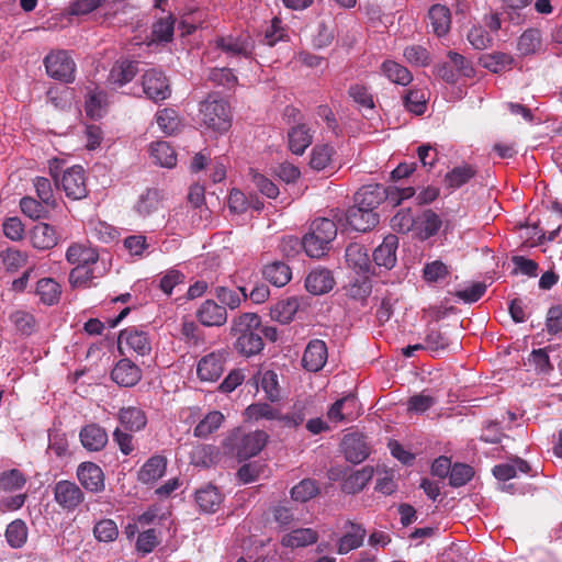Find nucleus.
<instances>
[{
	"label": "nucleus",
	"mask_w": 562,
	"mask_h": 562,
	"mask_svg": "<svg viewBox=\"0 0 562 562\" xmlns=\"http://www.w3.org/2000/svg\"><path fill=\"white\" fill-rule=\"evenodd\" d=\"M226 355L224 350H217L202 357L196 368L200 380L206 382L217 381L224 372Z\"/></svg>",
	"instance_id": "obj_10"
},
{
	"label": "nucleus",
	"mask_w": 562,
	"mask_h": 562,
	"mask_svg": "<svg viewBox=\"0 0 562 562\" xmlns=\"http://www.w3.org/2000/svg\"><path fill=\"white\" fill-rule=\"evenodd\" d=\"M341 446L347 461L355 464L361 463L370 454V449L367 445L366 438L362 435H346L342 439Z\"/></svg>",
	"instance_id": "obj_20"
},
{
	"label": "nucleus",
	"mask_w": 562,
	"mask_h": 562,
	"mask_svg": "<svg viewBox=\"0 0 562 562\" xmlns=\"http://www.w3.org/2000/svg\"><path fill=\"white\" fill-rule=\"evenodd\" d=\"M373 473V468L369 465L351 473L341 484L342 492L346 494H356L361 492L372 479Z\"/></svg>",
	"instance_id": "obj_35"
},
{
	"label": "nucleus",
	"mask_w": 562,
	"mask_h": 562,
	"mask_svg": "<svg viewBox=\"0 0 562 562\" xmlns=\"http://www.w3.org/2000/svg\"><path fill=\"white\" fill-rule=\"evenodd\" d=\"M93 535L97 540L112 542L119 536V529L114 520L101 519L93 527Z\"/></svg>",
	"instance_id": "obj_60"
},
{
	"label": "nucleus",
	"mask_w": 562,
	"mask_h": 562,
	"mask_svg": "<svg viewBox=\"0 0 562 562\" xmlns=\"http://www.w3.org/2000/svg\"><path fill=\"white\" fill-rule=\"evenodd\" d=\"M95 278L91 266H80L71 269L69 273V283L72 288H90Z\"/></svg>",
	"instance_id": "obj_58"
},
{
	"label": "nucleus",
	"mask_w": 562,
	"mask_h": 562,
	"mask_svg": "<svg viewBox=\"0 0 562 562\" xmlns=\"http://www.w3.org/2000/svg\"><path fill=\"white\" fill-rule=\"evenodd\" d=\"M47 75L60 82L71 83L76 79V63L67 50L50 52L44 58Z\"/></svg>",
	"instance_id": "obj_5"
},
{
	"label": "nucleus",
	"mask_w": 562,
	"mask_h": 562,
	"mask_svg": "<svg viewBox=\"0 0 562 562\" xmlns=\"http://www.w3.org/2000/svg\"><path fill=\"white\" fill-rule=\"evenodd\" d=\"M60 187L67 198L71 200H81L87 196L85 170L80 166H74L67 169L60 180Z\"/></svg>",
	"instance_id": "obj_11"
},
{
	"label": "nucleus",
	"mask_w": 562,
	"mask_h": 562,
	"mask_svg": "<svg viewBox=\"0 0 562 562\" xmlns=\"http://www.w3.org/2000/svg\"><path fill=\"white\" fill-rule=\"evenodd\" d=\"M36 294L45 305H55L60 300L61 288L54 279L43 278L36 283Z\"/></svg>",
	"instance_id": "obj_39"
},
{
	"label": "nucleus",
	"mask_w": 562,
	"mask_h": 562,
	"mask_svg": "<svg viewBox=\"0 0 562 562\" xmlns=\"http://www.w3.org/2000/svg\"><path fill=\"white\" fill-rule=\"evenodd\" d=\"M66 259L76 267L92 266L98 262L99 254L94 248L81 244H72L66 251Z\"/></svg>",
	"instance_id": "obj_33"
},
{
	"label": "nucleus",
	"mask_w": 562,
	"mask_h": 562,
	"mask_svg": "<svg viewBox=\"0 0 562 562\" xmlns=\"http://www.w3.org/2000/svg\"><path fill=\"white\" fill-rule=\"evenodd\" d=\"M398 247V238L395 235H387L382 244L378 246L373 254L372 260L374 262V268H384L385 270H391L395 267L397 257L396 250Z\"/></svg>",
	"instance_id": "obj_17"
},
{
	"label": "nucleus",
	"mask_w": 562,
	"mask_h": 562,
	"mask_svg": "<svg viewBox=\"0 0 562 562\" xmlns=\"http://www.w3.org/2000/svg\"><path fill=\"white\" fill-rule=\"evenodd\" d=\"M166 469L167 459L164 456H153L139 469L137 480L143 484H154L164 476Z\"/></svg>",
	"instance_id": "obj_26"
},
{
	"label": "nucleus",
	"mask_w": 562,
	"mask_h": 562,
	"mask_svg": "<svg viewBox=\"0 0 562 562\" xmlns=\"http://www.w3.org/2000/svg\"><path fill=\"white\" fill-rule=\"evenodd\" d=\"M117 344L119 349L122 352L126 348L135 351L139 356H146L151 350V344L147 333L139 330L136 327H127L121 330Z\"/></svg>",
	"instance_id": "obj_12"
},
{
	"label": "nucleus",
	"mask_w": 562,
	"mask_h": 562,
	"mask_svg": "<svg viewBox=\"0 0 562 562\" xmlns=\"http://www.w3.org/2000/svg\"><path fill=\"white\" fill-rule=\"evenodd\" d=\"M82 447L90 452L101 451L108 443V432L98 424L91 423L83 426L79 432Z\"/></svg>",
	"instance_id": "obj_19"
},
{
	"label": "nucleus",
	"mask_w": 562,
	"mask_h": 562,
	"mask_svg": "<svg viewBox=\"0 0 562 562\" xmlns=\"http://www.w3.org/2000/svg\"><path fill=\"white\" fill-rule=\"evenodd\" d=\"M474 475L472 467L464 463H457L451 468L449 483L453 487L465 485Z\"/></svg>",
	"instance_id": "obj_64"
},
{
	"label": "nucleus",
	"mask_w": 562,
	"mask_h": 562,
	"mask_svg": "<svg viewBox=\"0 0 562 562\" xmlns=\"http://www.w3.org/2000/svg\"><path fill=\"white\" fill-rule=\"evenodd\" d=\"M327 357L328 352L325 341L313 339L304 350L302 366L310 372H318L326 364Z\"/></svg>",
	"instance_id": "obj_18"
},
{
	"label": "nucleus",
	"mask_w": 562,
	"mask_h": 562,
	"mask_svg": "<svg viewBox=\"0 0 562 562\" xmlns=\"http://www.w3.org/2000/svg\"><path fill=\"white\" fill-rule=\"evenodd\" d=\"M224 420V415L218 411L210 412L194 428V436L206 438L216 431Z\"/></svg>",
	"instance_id": "obj_51"
},
{
	"label": "nucleus",
	"mask_w": 562,
	"mask_h": 562,
	"mask_svg": "<svg viewBox=\"0 0 562 562\" xmlns=\"http://www.w3.org/2000/svg\"><path fill=\"white\" fill-rule=\"evenodd\" d=\"M111 378L119 385L131 387L140 380L142 371L130 359H122L113 368Z\"/></svg>",
	"instance_id": "obj_23"
},
{
	"label": "nucleus",
	"mask_w": 562,
	"mask_h": 562,
	"mask_svg": "<svg viewBox=\"0 0 562 562\" xmlns=\"http://www.w3.org/2000/svg\"><path fill=\"white\" fill-rule=\"evenodd\" d=\"M262 274L271 284L281 288L292 278L291 268L282 261H273L263 267Z\"/></svg>",
	"instance_id": "obj_34"
},
{
	"label": "nucleus",
	"mask_w": 562,
	"mask_h": 562,
	"mask_svg": "<svg viewBox=\"0 0 562 562\" xmlns=\"http://www.w3.org/2000/svg\"><path fill=\"white\" fill-rule=\"evenodd\" d=\"M257 385H260L263 392L266 393V397L276 402L280 398V389L278 382V375L274 371L268 370L263 373H260L257 379Z\"/></svg>",
	"instance_id": "obj_54"
},
{
	"label": "nucleus",
	"mask_w": 562,
	"mask_h": 562,
	"mask_svg": "<svg viewBox=\"0 0 562 562\" xmlns=\"http://www.w3.org/2000/svg\"><path fill=\"white\" fill-rule=\"evenodd\" d=\"M381 70L389 80L401 86H407L413 80V75L411 71L394 60L383 61L381 65Z\"/></svg>",
	"instance_id": "obj_45"
},
{
	"label": "nucleus",
	"mask_w": 562,
	"mask_h": 562,
	"mask_svg": "<svg viewBox=\"0 0 562 562\" xmlns=\"http://www.w3.org/2000/svg\"><path fill=\"white\" fill-rule=\"evenodd\" d=\"M27 536L29 529L22 519L11 521L4 532L5 540L12 549L22 548L27 541Z\"/></svg>",
	"instance_id": "obj_44"
},
{
	"label": "nucleus",
	"mask_w": 562,
	"mask_h": 562,
	"mask_svg": "<svg viewBox=\"0 0 562 562\" xmlns=\"http://www.w3.org/2000/svg\"><path fill=\"white\" fill-rule=\"evenodd\" d=\"M54 499L65 512L76 510L85 502V493L75 482L60 480L53 487Z\"/></svg>",
	"instance_id": "obj_8"
},
{
	"label": "nucleus",
	"mask_w": 562,
	"mask_h": 562,
	"mask_svg": "<svg viewBox=\"0 0 562 562\" xmlns=\"http://www.w3.org/2000/svg\"><path fill=\"white\" fill-rule=\"evenodd\" d=\"M428 15L432 31L437 36H443L449 32L451 16L447 7L435 4L429 9Z\"/></svg>",
	"instance_id": "obj_38"
},
{
	"label": "nucleus",
	"mask_w": 562,
	"mask_h": 562,
	"mask_svg": "<svg viewBox=\"0 0 562 562\" xmlns=\"http://www.w3.org/2000/svg\"><path fill=\"white\" fill-rule=\"evenodd\" d=\"M214 296L220 301L221 305L231 310L238 308L243 301H246L248 294L245 288L237 290L228 286L218 285L214 289Z\"/></svg>",
	"instance_id": "obj_36"
},
{
	"label": "nucleus",
	"mask_w": 562,
	"mask_h": 562,
	"mask_svg": "<svg viewBox=\"0 0 562 562\" xmlns=\"http://www.w3.org/2000/svg\"><path fill=\"white\" fill-rule=\"evenodd\" d=\"M299 307V300L296 297H289L278 302L272 308V313L278 322L288 324L293 319Z\"/></svg>",
	"instance_id": "obj_55"
},
{
	"label": "nucleus",
	"mask_w": 562,
	"mask_h": 562,
	"mask_svg": "<svg viewBox=\"0 0 562 562\" xmlns=\"http://www.w3.org/2000/svg\"><path fill=\"white\" fill-rule=\"evenodd\" d=\"M482 66L492 72L499 74L512 69L514 58L510 54L494 52L481 57Z\"/></svg>",
	"instance_id": "obj_42"
},
{
	"label": "nucleus",
	"mask_w": 562,
	"mask_h": 562,
	"mask_svg": "<svg viewBox=\"0 0 562 562\" xmlns=\"http://www.w3.org/2000/svg\"><path fill=\"white\" fill-rule=\"evenodd\" d=\"M319 493L318 484L313 479H304L291 490V496L294 501L305 503Z\"/></svg>",
	"instance_id": "obj_56"
},
{
	"label": "nucleus",
	"mask_w": 562,
	"mask_h": 562,
	"mask_svg": "<svg viewBox=\"0 0 562 562\" xmlns=\"http://www.w3.org/2000/svg\"><path fill=\"white\" fill-rule=\"evenodd\" d=\"M359 409L357 396L348 394L331 404L327 412V417L334 423H350L360 415Z\"/></svg>",
	"instance_id": "obj_13"
},
{
	"label": "nucleus",
	"mask_w": 562,
	"mask_h": 562,
	"mask_svg": "<svg viewBox=\"0 0 562 562\" xmlns=\"http://www.w3.org/2000/svg\"><path fill=\"white\" fill-rule=\"evenodd\" d=\"M334 147L328 144L316 145L311 154L310 166L315 170H324L333 161Z\"/></svg>",
	"instance_id": "obj_52"
},
{
	"label": "nucleus",
	"mask_w": 562,
	"mask_h": 562,
	"mask_svg": "<svg viewBox=\"0 0 562 562\" xmlns=\"http://www.w3.org/2000/svg\"><path fill=\"white\" fill-rule=\"evenodd\" d=\"M345 528L348 531L338 541L337 552L339 554H346L361 547L367 536L364 527L351 520L346 521Z\"/></svg>",
	"instance_id": "obj_25"
},
{
	"label": "nucleus",
	"mask_w": 562,
	"mask_h": 562,
	"mask_svg": "<svg viewBox=\"0 0 562 562\" xmlns=\"http://www.w3.org/2000/svg\"><path fill=\"white\" fill-rule=\"evenodd\" d=\"M268 435L263 430L245 432L241 429H234L224 441L227 453L235 456L238 460H247L257 456L266 446Z\"/></svg>",
	"instance_id": "obj_3"
},
{
	"label": "nucleus",
	"mask_w": 562,
	"mask_h": 562,
	"mask_svg": "<svg viewBox=\"0 0 562 562\" xmlns=\"http://www.w3.org/2000/svg\"><path fill=\"white\" fill-rule=\"evenodd\" d=\"M214 43L217 49L229 57L252 58L254 56L255 42L248 33L240 32L238 34L218 36Z\"/></svg>",
	"instance_id": "obj_7"
},
{
	"label": "nucleus",
	"mask_w": 562,
	"mask_h": 562,
	"mask_svg": "<svg viewBox=\"0 0 562 562\" xmlns=\"http://www.w3.org/2000/svg\"><path fill=\"white\" fill-rule=\"evenodd\" d=\"M404 106L414 114L422 115L426 111V99L424 92L418 89H411L404 97Z\"/></svg>",
	"instance_id": "obj_63"
},
{
	"label": "nucleus",
	"mask_w": 562,
	"mask_h": 562,
	"mask_svg": "<svg viewBox=\"0 0 562 562\" xmlns=\"http://www.w3.org/2000/svg\"><path fill=\"white\" fill-rule=\"evenodd\" d=\"M218 449L213 445H195L190 452V461L195 467L209 468L216 463Z\"/></svg>",
	"instance_id": "obj_37"
},
{
	"label": "nucleus",
	"mask_w": 562,
	"mask_h": 562,
	"mask_svg": "<svg viewBox=\"0 0 562 562\" xmlns=\"http://www.w3.org/2000/svg\"><path fill=\"white\" fill-rule=\"evenodd\" d=\"M156 122L166 135H172L179 127V119L175 110L164 109L156 114Z\"/></svg>",
	"instance_id": "obj_62"
},
{
	"label": "nucleus",
	"mask_w": 562,
	"mask_h": 562,
	"mask_svg": "<svg viewBox=\"0 0 562 562\" xmlns=\"http://www.w3.org/2000/svg\"><path fill=\"white\" fill-rule=\"evenodd\" d=\"M150 156L154 161L165 168H172L177 164V154L169 143L159 140L150 145Z\"/></svg>",
	"instance_id": "obj_40"
},
{
	"label": "nucleus",
	"mask_w": 562,
	"mask_h": 562,
	"mask_svg": "<svg viewBox=\"0 0 562 562\" xmlns=\"http://www.w3.org/2000/svg\"><path fill=\"white\" fill-rule=\"evenodd\" d=\"M26 483L25 475L18 469H11L0 474V487L12 492L22 488Z\"/></svg>",
	"instance_id": "obj_59"
},
{
	"label": "nucleus",
	"mask_w": 562,
	"mask_h": 562,
	"mask_svg": "<svg viewBox=\"0 0 562 562\" xmlns=\"http://www.w3.org/2000/svg\"><path fill=\"white\" fill-rule=\"evenodd\" d=\"M426 350L439 356L447 351H456L461 347L458 335L448 328V326L428 327L424 339Z\"/></svg>",
	"instance_id": "obj_6"
},
{
	"label": "nucleus",
	"mask_w": 562,
	"mask_h": 562,
	"mask_svg": "<svg viewBox=\"0 0 562 562\" xmlns=\"http://www.w3.org/2000/svg\"><path fill=\"white\" fill-rule=\"evenodd\" d=\"M245 415L248 420L254 422H259L261 419L278 420L280 417V411L268 403H254L245 409Z\"/></svg>",
	"instance_id": "obj_49"
},
{
	"label": "nucleus",
	"mask_w": 562,
	"mask_h": 562,
	"mask_svg": "<svg viewBox=\"0 0 562 562\" xmlns=\"http://www.w3.org/2000/svg\"><path fill=\"white\" fill-rule=\"evenodd\" d=\"M312 140L313 135L306 124H297L288 132L289 149L295 155H303Z\"/></svg>",
	"instance_id": "obj_32"
},
{
	"label": "nucleus",
	"mask_w": 562,
	"mask_h": 562,
	"mask_svg": "<svg viewBox=\"0 0 562 562\" xmlns=\"http://www.w3.org/2000/svg\"><path fill=\"white\" fill-rule=\"evenodd\" d=\"M318 535L312 528L295 529L282 539V544L290 548H300L313 544L317 541Z\"/></svg>",
	"instance_id": "obj_47"
},
{
	"label": "nucleus",
	"mask_w": 562,
	"mask_h": 562,
	"mask_svg": "<svg viewBox=\"0 0 562 562\" xmlns=\"http://www.w3.org/2000/svg\"><path fill=\"white\" fill-rule=\"evenodd\" d=\"M336 236L337 226L334 221L327 217L315 218L303 236V249L311 258H322L329 251Z\"/></svg>",
	"instance_id": "obj_2"
},
{
	"label": "nucleus",
	"mask_w": 562,
	"mask_h": 562,
	"mask_svg": "<svg viewBox=\"0 0 562 562\" xmlns=\"http://www.w3.org/2000/svg\"><path fill=\"white\" fill-rule=\"evenodd\" d=\"M252 183L260 191L261 194L269 199H276L279 195V188L272 180L267 178L265 175L250 168L248 172Z\"/></svg>",
	"instance_id": "obj_57"
},
{
	"label": "nucleus",
	"mask_w": 562,
	"mask_h": 562,
	"mask_svg": "<svg viewBox=\"0 0 562 562\" xmlns=\"http://www.w3.org/2000/svg\"><path fill=\"white\" fill-rule=\"evenodd\" d=\"M56 229L47 223H38L31 231V241L34 248L47 250L58 244Z\"/></svg>",
	"instance_id": "obj_29"
},
{
	"label": "nucleus",
	"mask_w": 562,
	"mask_h": 562,
	"mask_svg": "<svg viewBox=\"0 0 562 562\" xmlns=\"http://www.w3.org/2000/svg\"><path fill=\"white\" fill-rule=\"evenodd\" d=\"M137 63L128 59H121L114 63L108 76V82L122 87L131 82L137 75Z\"/></svg>",
	"instance_id": "obj_28"
},
{
	"label": "nucleus",
	"mask_w": 562,
	"mask_h": 562,
	"mask_svg": "<svg viewBox=\"0 0 562 562\" xmlns=\"http://www.w3.org/2000/svg\"><path fill=\"white\" fill-rule=\"evenodd\" d=\"M346 222L352 229L364 233L375 227L379 223V215L352 205L346 212Z\"/></svg>",
	"instance_id": "obj_24"
},
{
	"label": "nucleus",
	"mask_w": 562,
	"mask_h": 562,
	"mask_svg": "<svg viewBox=\"0 0 562 562\" xmlns=\"http://www.w3.org/2000/svg\"><path fill=\"white\" fill-rule=\"evenodd\" d=\"M120 423L130 431H139L146 424L147 418L145 413L134 406L123 407L119 413Z\"/></svg>",
	"instance_id": "obj_41"
},
{
	"label": "nucleus",
	"mask_w": 562,
	"mask_h": 562,
	"mask_svg": "<svg viewBox=\"0 0 562 562\" xmlns=\"http://www.w3.org/2000/svg\"><path fill=\"white\" fill-rule=\"evenodd\" d=\"M541 34L537 29L526 30L517 41V50L522 56L536 54L541 48Z\"/></svg>",
	"instance_id": "obj_48"
},
{
	"label": "nucleus",
	"mask_w": 562,
	"mask_h": 562,
	"mask_svg": "<svg viewBox=\"0 0 562 562\" xmlns=\"http://www.w3.org/2000/svg\"><path fill=\"white\" fill-rule=\"evenodd\" d=\"M477 167L470 164H462L453 167L443 177V183L447 189L457 190L469 183L476 175Z\"/></svg>",
	"instance_id": "obj_27"
},
{
	"label": "nucleus",
	"mask_w": 562,
	"mask_h": 562,
	"mask_svg": "<svg viewBox=\"0 0 562 562\" xmlns=\"http://www.w3.org/2000/svg\"><path fill=\"white\" fill-rule=\"evenodd\" d=\"M195 317L205 327H222L227 322V311L214 300H205L196 308Z\"/></svg>",
	"instance_id": "obj_14"
},
{
	"label": "nucleus",
	"mask_w": 562,
	"mask_h": 562,
	"mask_svg": "<svg viewBox=\"0 0 562 562\" xmlns=\"http://www.w3.org/2000/svg\"><path fill=\"white\" fill-rule=\"evenodd\" d=\"M77 477L81 486L91 493H100L104 490V473L93 462H82L78 465Z\"/></svg>",
	"instance_id": "obj_15"
},
{
	"label": "nucleus",
	"mask_w": 562,
	"mask_h": 562,
	"mask_svg": "<svg viewBox=\"0 0 562 562\" xmlns=\"http://www.w3.org/2000/svg\"><path fill=\"white\" fill-rule=\"evenodd\" d=\"M195 501L203 512L214 513L222 502V496L215 486L207 485L196 491Z\"/></svg>",
	"instance_id": "obj_46"
},
{
	"label": "nucleus",
	"mask_w": 562,
	"mask_h": 562,
	"mask_svg": "<svg viewBox=\"0 0 562 562\" xmlns=\"http://www.w3.org/2000/svg\"><path fill=\"white\" fill-rule=\"evenodd\" d=\"M2 262L8 271L14 272L27 262V254L16 248H8L1 252Z\"/></svg>",
	"instance_id": "obj_61"
},
{
	"label": "nucleus",
	"mask_w": 562,
	"mask_h": 562,
	"mask_svg": "<svg viewBox=\"0 0 562 562\" xmlns=\"http://www.w3.org/2000/svg\"><path fill=\"white\" fill-rule=\"evenodd\" d=\"M442 225L440 216L428 209L417 216L416 235L420 240H426L435 236Z\"/></svg>",
	"instance_id": "obj_31"
},
{
	"label": "nucleus",
	"mask_w": 562,
	"mask_h": 562,
	"mask_svg": "<svg viewBox=\"0 0 562 562\" xmlns=\"http://www.w3.org/2000/svg\"><path fill=\"white\" fill-rule=\"evenodd\" d=\"M143 90L146 97L155 102L170 97L171 90L162 71L149 69L143 75Z\"/></svg>",
	"instance_id": "obj_9"
},
{
	"label": "nucleus",
	"mask_w": 562,
	"mask_h": 562,
	"mask_svg": "<svg viewBox=\"0 0 562 562\" xmlns=\"http://www.w3.org/2000/svg\"><path fill=\"white\" fill-rule=\"evenodd\" d=\"M530 465L527 461L516 458L508 463L497 464L493 468L494 476L499 481H508L517 475V472L527 474Z\"/></svg>",
	"instance_id": "obj_43"
},
{
	"label": "nucleus",
	"mask_w": 562,
	"mask_h": 562,
	"mask_svg": "<svg viewBox=\"0 0 562 562\" xmlns=\"http://www.w3.org/2000/svg\"><path fill=\"white\" fill-rule=\"evenodd\" d=\"M260 317L255 313H244L233 319L232 335L236 337L235 350L244 356L258 355L263 349V339L260 338Z\"/></svg>",
	"instance_id": "obj_1"
},
{
	"label": "nucleus",
	"mask_w": 562,
	"mask_h": 562,
	"mask_svg": "<svg viewBox=\"0 0 562 562\" xmlns=\"http://www.w3.org/2000/svg\"><path fill=\"white\" fill-rule=\"evenodd\" d=\"M199 116L204 126L218 133L228 131L232 125L229 104L213 95H209L200 103Z\"/></svg>",
	"instance_id": "obj_4"
},
{
	"label": "nucleus",
	"mask_w": 562,
	"mask_h": 562,
	"mask_svg": "<svg viewBox=\"0 0 562 562\" xmlns=\"http://www.w3.org/2000/svg\"><path fill=\"white\" fill-rule=\"evenodd\" d=\"M417 217L414 216L411 209L400 210L391 220V226L401 234L416 232Z\"/></svg>",
	"instance_id": "obj_53"
},
{
	"label": "nucleus",
	"mask_w": 562,
	"mask_h": 562,
	"mask_svg": "<svg viewBox=\"0 0 562 562\" xmlns=\"http://www.w3.org/2000/svg\"><path fill=\"white\" fill-rule=\"evenodd\" d=\"M334 284L335 280L331 272L327 269L312 270L305 279L306 290L314 295L329 292Z\"/></svg>",
	"instance_id": "obj_30"
},
{
	"label": "nucleus",
	"mask_w": 562,
	"mask_h": 562,
	"mask_svg": "<svg viewBox=\"0 0 562 562\" xmlns=\"http://www.w3.org/2000/svg\"><path fill=\"white\" fill-rule=\"evenodd\" d=\"M9 319L21 335L30 336L36 330L35 317L24 310L12 312Z\"/></svg>",
	"instance_id": "obj_50"
},
{
	"label": "nucleus",
	"mask_w": 562,
	"mask_h": 562,
	"mask_svg": "<svg viewBox=\"0 0 562 562\" xmlns=\"http://www.w3.org/2000/svg\"><path fill=\"white\" fill-rule=\"evenodd\" d=\"M140 217H150L164 209V195L158 189H147L134 206Z\"/></svg>",
	"instance_id": "obj_22"
},
{
	"label": "nucleus",
	"mask_w": 562,
	"mask_h": 562,
	"mask_svg": "<svg viewBox=\"0 0 562 562\" xmlns=\"http://www.w3.org/2000/svg\"><path fill=\"white\" fill-rule=\"evenodd\" d=\"M384 187L381 184L364 186L355 194V205L375 213L374 210L384 201Z\"/></svg>",
	"instance_id": "obj_21"
},
{
	"label": "nucleus",
	"mask_w": 562,
	"mask_h": 562,
	"mask_svg": "<svg viewBox=\"0 0 562 562\" xmlns=\"http://www.w3.org/2000/svg\"><path fill=\"white\" fill-rule=\"evenodd\" d=\"M345 258L348 267L353 269L357 273H374V267L372 265L371 256L369 255V249L364 245L351 243L346 248Z\"/></svg>",
	"instance_id": "obj_16"
}]
</instances>
